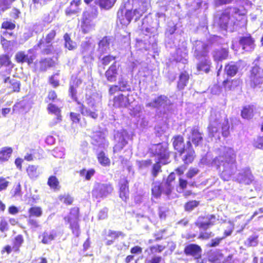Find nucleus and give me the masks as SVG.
I'll use <instances>...</instances> for the list:
<instances>
[{
	"instance_id": "f257e3e1",
	"label": "nucleus",
	"mask_w": 263,
	"mask_h": 263,
	"mask_svg": "<svg viewBox=\"0 0 263 263\" xmlns=\"http://www.w3.org/2000/svg\"><path fill=\"white\" fill-rule=\"evenodd\" d=\"M220 172V178L224 181H229L237 170L236 154L234 149L224 147L223 152L212 161Z\"/></svg>"
},
{
	"instance_id": "f03ea898",
	"label": "nucleus",
	"mask_w": 263,
	"mask_h": 263,
	"mask_svg": "<svg viewBox=\"0 0 263 263\" xmlns=\"http://www.w3.org/2000/svg\"><path fill=\"white\" fill-rule=\"evenodd\" d=\"M216 216L214 214H205L200 215L195 222V225L199 230H204L200 232L198 238L202 240H207L214 236V233L211 231L206 230L215 224Z\"/></svg>"
},
{
	"instance_id": "7ed1b4c3",
	"label": "nucleus",
	"mask_w": 263,
	"mask_h": 263,
	"mask_svg": "<svg viewBox=\"0 0 263 263\" xmlns=\"http://www.w3.org/2000/svg\"><path fill=\"white\" fill-rule=\"evenodd\" d=\"M80 210L78 206H73L70 209L68 214L63 218L65 223L68 226L72 234L76 237L80 236L81 231L79 223Z\"/></svg>"
},
{
	"instance_id": "20e7f679",
	"label": "nucleus",
	"mask_w": 263,
	"mask_h": 263,
	"mask_svg": "<svg viewBox=\"0 0 263 263\" xmlns=\"http://www.w3.org/2000/svg\"><path fill=\"white\" fill-rule=\"evenodd\" d=\"M152 152L155 156L158 157V160L163 162V164H166L168 162L171 152L169 150V144L167 142H161L153 145Z\"/></svg>"
},
{
	"instance_id": "39448f33",
	"label": "nucleus",
	"mask_w": 263,
	"mask_h": 263,
	"mask_svg": "<svg viewBox=\"0 0 263 263\" xmlns=\"http://www.w3.org/2000/svg\"><path fill=\"white\" fill-rule=\"evenodd\" d=\"M250 85L252 88L260 87L263 84V69L255 65L250 71Z\"/></svg>"
},
{
	"instance_id": "423d86ee",
	"label": "nucleus",
	"mask_w": 263,
	"mask_h": 263,
	"mask_svg": "<svg viewBox=\"0 0 263 263\" xmlns=\"http://www.w3.org/2000/svg\"><path fill=\"white\" fill-rule=\"evenodd\" d=\"M129 181L127 176H121L119 180L118 194L119 198L126 203L129 199Z\"/></svg>"
},
{
	"instance_id": "0eeeda50",
	"label": "nucleus",
	"mask_w": 263,
	"mask_h": 263,
	"mask_svg": "<svg viewBox=\"0 0 263 263\" xmlns=\"http://www.w3.org/2000/svg\"><path fill=\"white\" fill-rule=\"evenodd\" d=\"M113 190L110 183H97L92 190V197L94 199L105 197L110 194Z\"/></svg>"
},
{
	"instance_id": "6e6552de",
	"label": "nucleus",
	"mask_w": 263,
	"mask_h": 263,
	"mask_svg": "<svg viewBox=\"0 0 263 263\" xmlns=\"http://www.w3.org/2000/svg\"><path fill=\"white\" fill-rule=\"evenodd\" d=\"M0 76L5 84L6 89L9 90L10 93H18L21 90V83L20 81L10 76H7L3 73H0Z\"/></svg>"
},
{
	"instance_id": "1a4fd4ad",
	"label": "nucleus",
	"mask_w": 263,
	"mask_h": 263,
	"mask_svg": "<svg viewBox=\"0 0 263 263\" xmlns=\"http://www.w3.org/2000/svg\"><path fill=\"white\" fill-rule=\"evenodd\" d=\"M109 105L114 108H127L130 105L128 95L119 93L109 100Z\"/></svg>"
},
{
	"instance_id": "9d476101",
	"label": "nucleus",
	"mask_w": 263,
	"mask_h": 263,
	"mask_svg": "<svg viewBox=\"0 0 263 263\" xmlns=\"http://www.w3.org/2000/svg\"><path fill=\"white\" fill-rule=\"evenodd\" d=\"M55 62L51 58H42L40 61H36L33 64L34 71L45 72L48 68L53 67Z\"/></svg>"
},
{
	"instance_id": "9b49d317",
	"label": "nucleus",
	"mask_w": 263,
	"mask_h": 263,
	"mask_svg": "<svg viewBox=\"0 0 263 263\" xmlns=\"http://www.w3.org/2000/svg\"><path fill=\"white\" fill-rule=\"evenodd\" d=\"M238 43L242 50L246 52H250L255 47V40L250 33L240 36Z\"/></svg>"
},
{
	"instance_id": "f8f14e48",
	"label": "nucleus",
	"mask_w": 263,
	"mask_h": 263,
	"mask_svg": "<svg viewBox=\"0 0 263 263\" xmlns=\"http://www.w3.org/2000/svg\"><path fill=\"white\" fill-rule=\"evenodd\" d=\"M208 261L210 263H233V254H230L224 257L222 252L217 251L208 256Z\"/></svg>"
},
{
	"instance_id": "ddd939ff",
	"label": "nucleus",
	"mask_w": 263,
	"mask_h": 263,
	"mask_svg": "<svg viewBox=\"0 0 263 263\" xmlns=\"http://www.w3.org/2000/svg\"><path fill=\"white\" fill-rule=\"evenodd\" d=\"M174 149L179 155L182 156L185 153L184 138L182 135H176L172 139Z\"/></svg>"
},
{
	"instance_id": "4468645a",
	"label": "nucleus",
	"mask_w": 263,
	"mask_h": 263,
	"mask_svg": "<svg viewBox=\"0 0 263 263\" xmlns=\"http://www.w3.org/2000/svg\"><path fill=\"white\" fill-rule=\"evenodd\" d=\"M183 252L186 256H191L196 259H199L201 257L202 249L200 246L195 243L186 245Z\"/></svg>"
},
{
	"instance_id": "2eb2a0df",
	"label": "nucleus",
	"mask_w": 263,
	"mask_h": 263,
	"mask_svg": "<svg viewBox=\"0 0 263 263\" xmlns=\"http://www.w3.org/2000/svg\"><path fill=\"white\" fill-rule=\"evenodd\" d=\"M191 135L188 137V141H190L191 144L195 147L201 145L203 141V133L200 131L198 126L193 127L191 130Z\"/></svg>"
},
{
	"instance_id": "dca6fc26",
	"label": "nucleus",
	"mask_w": 263,
	"mask_h": 263,
	"mask_svg": "<svg viewBox=\"0 0 263 263\" xmlns=\"http://www.w3.org/2000/svg\"><path fill=\"white\" fill-rule=\"evenodd\" d=\"M186 147L185 149V154L182 158V160L184 165L191 164L194 161L196 157L195 151L193 147V145L190 141H187Z\"/></svg>"
},
{
	"instance_id": "f3484780",
	"label": "nucleus",
	"mask_w": 263,
	"mask_h": 263,
	"mask_svg": "<svg viewBox=\"0 0 263 263\" xmlns=\"http://www.w3.org/2000/svg\"><path fill=\"white\" fill-rule=\"evenodd\" d=\"M120 65L114 61L105 72V76L108 82H114L117 80Z\"/></svg>"
},
{
	"instance_id": "a211bd4d",
	"label": "nucleus",
	"mask_w": 263,
	"mask_h": 263,
	"mask_svg": "<svg viewBox=\"0 0 263 263\" xmlns=\"http://www.w3.org/2000/svg\"><path fill=\"white\" fill-rule=\"evenodd\" d=\"M78 105H80V111L81 114L84 116L89 117L94 120H97L99 117L98 110L96 108H93L92 110L90 109L87 108L83 103L79 101L78 97L76 100H73Z\"/></svg>"
},
{
	"instance_id": "6ab92c4d",
	"label": "nucleus",
	"mask_w": 263,
	"mask_h": 263,
	"mask_svg": "<svg viewBox=\"0 0 263 263\" xmlns=\"http://www.w3.org/2000/svg\"><path fill=\"white\" fill-rule=\"evenodd\" d=\"M91 144L98 147L104 148L106 138L103 132L100 130H97L93 133L91 137Z\"/></svg>"
},
{
	"instance_id": "aec40b11",
	"label": "nucleus",
	"mask_w": 263,
	"mask_h": 263,
	"mask_svg": "<svg viewBox=\"0 0 263 263\" xmlns=\"http://www.w3.org/2000/svg\"><path fill=\"white\" fill-rule=\"evenodd\" d=\"M47 110L49 114H53L56 116L54 121L50 123L51 126H54L55 124L61 122L62 120V116L61 115V109L52 103H49L47 106Z\"/></svg>"
},
{
	"instance_id": "412c9836",
	"label": "nucleus",
	"mask_w": 263,
	"mask_h": 263,
	"mask_svg": "<svg viewBox=\"0 0 263 263\" xmlns=\"http://www.w3.org/2000/svg\"><path fill=\"white\" fill-rule=\"evenodd\" d=\"M209 45L206 43H202L200 45H197L194 52V55L196 59L199 60L202 58L208 57L209 50Z\"/></svg>"
},
{
	"instance_id": "4be33fe9",
	"label": "nucleus",
	"mask_w": 263,
	"mask_h": 263,
	"mask_svg": "<svg viewBox=\"0 0 263 263\" xmlns=\"http://www.w3.org/2000/svg\"><path fill=\"white\" fill-rule=\"evenodd\" d=\"M175 180V175L174 173H171L167 176L166 181L164 183H162V186L164 193L167 195H169L172 192L174 189L173 182Z\"/></svg>"
},
{
	"instance_id": "5701e85b",
	"label": "nucleus",
	"mask_w": 263,
	"mask_h": 263,
	"mask_svg": "<svg viewBox=\"0 0 263 263\" xmlns=\"http://www.w3.org/2000/svg\"><path fill=\"white\" fill-rule=\"evenodd\" d=\"M241 84V81L238 78L231 79L227 78L222 82L223 87L228 90H234Z\"/></svg>"
},
{
	"instance_id": "b1692460",
	"label": "nucleus",
	"mask_w": 263,
	"mask_h": 263,
	"mask_svg": "<svg viewBox=\"0 0 263 263\" xmlns=\"http://www.w3.org/2000/svg\"><path fill=\"white\" fill-rule=\"evenodd\" d=\"M35 46L41 49V52L43 55H49L53 53L52 43L45 42L43 39L39 40Z\"/></svg>"
},
{
	"instance_id": "393cba45",
	"label": "nucleus",
	"mask_w": 263,
	"mask_h": 263,
	"mask_svg": "<svg viewBox=\"0 0 263 263\" xmlns=\"http://www.w3.org/2000/svg\"><path fill=\"white\" fill-rule=\"evenodd\" d=\"M256 107L254 105L249 104L245 105L242 107L240 112V116L241 118L245 120L252 119L255 114Z\"/></svg>"
},
{
	"instance_id": "a878e982",
	"label": "nucleus",
	"mask_w": 263,
	"mask_h": 263,
	"mask_svg": "<svg viewBox=\"0 0 263 263\" xmlns=\"http://www.w3.org/2000/svg\"><path fill=\"white\" fill-rule=\"evenodd\" d=\"M118 84L119 85H112L109 87L108 89V93L109 95L112 96L118 91H124L128 86V82L124 80L123 78L119 79Z\"/></svg>"
},
{
	"instance_id": "bb28decb",
	"label": "nucleus",
	"mask_w": 263,
	"mask_h": 263,
	"mask_svg": "<svg viewBox=\"0 0 263 263\" xmlns=\"http://www.w3.org/2000/svg\"><path fill=\"white\" fill-rule=\"evenodd\" d=\"M212 62L208 58L200 61L196 65L198 71L209 73L211 70Z\"/></svg>"
},
{
	"instance_id": "cd10ccee",
	"label": "nucleus",
	"mask_w": 263,
	"mask_h": 263,
	"mask_svg": "<svg viewBox=\"0 0 263 263\" xmlns=\"http://www.w3.org/2000/svg\"><path fill=\"white\" fill-rule=\"evenodd\" d=\"M246 13V10L243 7L240 8L236 7H229L224 10L221 16H234L235 15L243 16Z\"/></svg>"
},
{
	"instance_id": "c85d7f7f",
	"label": "nucleus",
	"mask_w": 263,
	"mask_h": 263,
	"mask_svg": "<svg viewBox=\"0 0 263 263\" xmlns=\"http://www.w3.org/2000/svg\"><path fill=\"white\" fill-rule=\"evenodd\" d=\"M126 4L123 6H121L117 12V16H123V14L125 13V16H134L139 15V16H142V13H140V11L137 9H135L134 11L132 10L128 9Z\"/></svg>"
},
{
	"instance_id": "c756f323",
	"label": "nucleus",
	"mask_w": 263,
	"mask_h": 263,
	"mask_svg": "<svg viewBox=\"0 0 263 263\" xmlns=\"http://www.w3.org/2000/svg\"><path fill=\"white\" fill-rule=\"evenodd\" d=\"M81 83V80L77 78H74L70 82L69 87V94L72 100H76L77 97V88Z\"/></svg>"
},
{
	"instance_id": "7c9ffc66",
	"label": "nucleus",
	"mask_w": 263,
	"mask_h": 263,
	"mask_svg": "<svg viewBox=\"0 0 263 263\" xmlns=\"http://www.w3.org/2000/svg\"><path fill=\"white\" fill-rule=\"evenodd\" d=\"M228 55V49L224 48L216 49L213 52V58L215 61H222L226 60Z\"/></svg>"
},
{
	"instance_id": "2f4dec72",
	"label": "nucleus",
	"mask_w": 263,
	"mask_h": 263,
	"mask_svg": "<svg viewBox=\"0 0 263 263\" xmlns=\"http://www.w3.org/2000/svg\"><path fill=\"white\" fill-rule=\"evenodd\" d=\"M239 70L238 66L234 62L227 63L224 68V71L228 77H233L236 75Z\"/></svg>"
},
{
	"instance_id": "473e14b6",
	"label": "nucleus",
	"mask_w": 263,
	"mask_h": 263,
	"mask_svg": "<svg viewBox=\"0 0 263 263\" xmlns=\"http://www.w3.org/2000/svg\"><path fill=\"white\" fill-rule=\"evenodd\" d=\"M190 79V75L187 71H183L180 73L179 80L177 82V88L182 90L187 85Z\"/></svg>"
},
{
	"instance_id": "72a5a7b5",
	"label": "nucleus",
	"mask_w": 263,
	"mask_h": 263,
	"mask_svg": "<svg viewBox=\"0 0 263 263\" xmlns=\"http://www.w3.org/2000/svg\"><path fill=\"white\" fill-rule=\"evenodd\" d=\"M239 182L246 184H250L252 180L253 176L250 169L245 170L243 172L238 174Z\"/></svg>"
},
{
	"instance_id": "f704fd0d",
	"label": "nucleus",
	"mask_w": 263,
	"mask_h": 263,
	"mask_svg": "<svg viewBox=\"0 0 263 263\" xmlns=\"http://www.w3.org/2000/svg\"><path fill=\"white\" fill-rule=\"evenodd\" d=\"M112 40V36H104L98 43V50L102 53H104L106 51V48L109 49V45Z\"/></svg>"
},
{
	"instance_id": "c9c22d12",
	"label": "nucleus",
	"mask_w": 263,
	"mask_h": 263,
	"mask_svg": "<svg viewBox=\"0 0 263 263\" xmlns=\"http://www.w3.org/2000/svg\"><path fill=\"white\" fill-rule=\"evenodd\" d=\"M26 171L28 176L32 180L36 179L40 174L39 166L33 164L28 165L26 167Z\"/></svg>"
},
{
	"instance_id": "e433bc0d",
	"label": "nucleus",
	"mask_w": 263,
	"mask_h": 263,
	"mask_svg": "<svg viewBox=\"0 0 263 263\" xmlns=\"http://www.w3.org/2000/svg\"><path fill=\"white\" fill-rule=\"evenodd\" d=\"M107 236L111 237V239L110 240H107L105 244L106 246H110L120 237H124L125 234L121 231H116L109 230L108 232Z\"/></svg>"
},
{
	"instance_id": "4c0bfd02",
	"label": "nucleus",
	"mask_w": 263,
	"mask_h": 263,
	"mask_svg": "<svg viewBox=\"0 0 263 263\" xmlns=\"http://www.w3.org/2000/svg\"><path fill=\"white\" fill-rule=\"evenodd\" d=\"M13 153V148L11 147H3L0 150V161H7L11 157Z\"/></svg>"
},
{
	"instance_id": "58836bf2",
	"label": "nucleus",
	"mask_w": 263,
	"mask_h": 263,
	"mask_svg": "<svg viewBox=\"0 0 263 263\" xmlns=\"http://www.w3.org/2000/svg\"><path fill=\"white\" fill-rule=\"evenodd\" d=\"M47 183L49 187L54 191H59L61 189V186L59 179L55 175L50 176L48 178Z\"/></svg>"
},
{
	"instance_id": "ea45409f",
	"label": "nucleus",
	"mask_w": 263,
	"mask_h": 263,
	"mask_svg": "<svg viewBox=\"0 0 263 263\" xmlns=\"http://www.w3.org/2000/svg\"><path fill=\"white\" fill-rule=\"evenodd\" d=\"M24 242V238L23 235L18 234L16 235L12 240V246L13 247V252L18 253L20 251V248Z\"/></svg>"
},
{
	"instance_id": "a19ab883",
	"label": "nucleus",
	"mask_w": 263,
	"mask_h": 263,
	"mask_svg": "<svg viewBox=\"0 0 263 263\" xmlns=\"http://www.w3.org/2000/svg\"><path fill=\"white\" fill-rule=\"evenodd\" d=\"M28 217H40L43 215V210L41 206L33 205L28 210Z\"/></svg>"
},
{
	"instance_id": "79ce46f5",
	"label": "nucleus",
	"mask_w": 263,
	"mask_h": 263,
	"mask_svg": "<svg viewBox=\"0 0 263 263\" xmlns=\"http://www.w3.org/2000/svg\"><path fill=\"white\" fill-rule=\"evenodd\" d=\"M220 123L218 119H215L208 127L209 135L214 137L218 133Z\"/></svg>"
},
{
	"instance_id": "37998d69",
	"label": "nucleus",
	"mask_w": 263,
	"mask_h": 263,
	"mask_svg": "<svg viewBox=\"0 0 263 263\" xmlns=\"http://www.w3.org/2000/svg\"><path fill=\"white\" fill-rule=\"evenodd\" d=\"M97 159L99 163L103 166H109L110 165V160L103 151H101L97 155Z\"/></svg>"
},
{
	"instance_id": "c03bdc74",
	"label": "nucleus",
	"mask_w": 263,
	"mask_h": 263,
	"mask_svg": "<svg viewBox=\"0 0 263 263\" xmlns=\"http://www.w3.org/2000/svg\"><path fill=\"white\" fill-rule=\"evenodd\" d=\"M55 236L56 234L53 231L48 232L45 231L42 234V242L44 244H48L51 241L54 240Z\"/></svg>"
},
{
	"instance_id": "a18cd8bd",
	"label": "nucleus",
	"mask_w": 263,
	"mask_h": 263,
	"mask_svg": "<svg viewBox=\"0 0 263 263\" xmlns=\"http://www.w3.org/2000/svg\"><path fill=\"white\" fill-rule=\"evenodd\" d=\"M27 103L24 101L16 103L13 107V112H23L27 111Z\"/></svg>"
},
{
	"instance_id": "49530a36",
	"label": "nucleus",
	"mask_w": 263,
	"mask_h": 263,
	"mask_svg": "<svg viewBox=\"0 0 263 263\" xmlns=\"http://www.w3.org/2000/svg\"><path fill=\"white\" fill-rule=\"evenodd\" d=\"M64 40L65 41L64 47L69 50H73L76 48V43L72 41L70 35L68 33H66L64 35Z\"/></svg>"
},
{
	"instance_id": "de8ad7c7",
	"label": "nucleus",
	"mask_w": 263,
	"mask_h": 263,
	"mask_svg": "<svg viewBox=\"0 0 263 263\" xmlns=\"http://www.w3.org/2000/svg\"><path fill=\"white\" fill-rule=\"evenodd\" d=\"M10 57L7 54L0 55V69L3 67H12Z\"/></svg>"
},
{
	"instance_id": "09e8293b",
	"label": "nucleus",
	"mask_w": 263,
	"mask_h": 263,
	"mask_svg": "<svg viewBox=\"0 0 263 263\" xmlns=\"http://www.w3.org/2000/svg\"><path fill=\"white\" fill-rule=\"evenodd\" d=\"M161 163L163 164V162L158 160L152 166L151 172L154 179L156 178L158 174L162 172Z\"/></svg>"
},
{
	"instance_id": "8fccbe9b",
	"label": "nucleus",
	"mask_w": 263,
	"mask_h": 263,
	"mask_svg": "<svg viewBox=\"0 0 263 263\" xmlns=\"http://www.w3.org/2000/svg\"><path fill=\"white\" fill-rule=\"evenodd\" d=\"M58 199L61 202L67 205H71L74 201L73 197L69 194L60 195L58 196Z\"/></svg>"
},
{
	"instance_id": "3c124183",
	"label": "nucleus",
	"mask_w": 263,
	"mask_h": 263,
	"mask_svg": "<svg viewBox=\"0 0 263 263\" xmlns=\"http://www.w3.org/2000/svg\"><path fill=\"white\" fill-rule=\"evenodd\" d=\"M96 5H98L101 8L104 9H109L111 8L114 4L111 0H95Z\"/></svg>"
},
{
	"instance_id": "603ef678",
	"label": "nucleus",
	"mask_w": 263,
	"mask_h": 263,
	"mask_svg": "<svg viewBox=\"0 0 263 263\" xmlns=\"http://www.w3.org/2000/svg\"><path fill=\"white\" fill-rule=\"evenodd\" d=\"M163 192L162 183L155 184L152 188V195L156 198H159Z\"/></svg>"
},
{
	"instance_id": "864d4df0",
	"label": "nucleus",
	"mask_w": 263,
	"mask_h": 263,
	"mask_svg": "<svg viewBox=\"0 0 263 263\" xmlns=\"http://www.w3.org/2000/svg\"><path fill=\"white\" fill-rule=\"evenodd\" d=\"M95 172L93 168H90L87 171L85 168H83L79 171V174L81 177H84L86 180H89L91 177L94 175Z\"/></svg>"
},
{
	"instance_id": "5fc2aeb1",
	"label": "nucleus",
	"mask_w": 263,
	"mask_h": 263,
	"mask_svg": "<svg viewBox=\"0 0 263 263\" xmlns=\"http://www.w3.org/2000/svg\"><path fill=\"white\" fill-rule=\"evenodd\" d=\"M93 25L91 23V20L89 17H84L82 21L81 28L84 33L89 32Z\"/></svg>"
},
{
	"instance_id": "6e6d98bb",
	"label": "nucleus",
	"mask_w": 263,
	"mask_h": 263,
	"mask_svg": "<svg viewBox=\"0 0 263 263\" xmlns=\"http://www.w3.org/2000/svg\"><path fill=\"white\" fill-rule=\"evenodd\" d=\"M258 244V235H252L248 237L245 242V245L248 247H256Z\"/></svg>"
},
{
	"instance_id": "4d7b16f0",
	"label": "nucleus",
	"mask_w": 263,
	"mask_h": 263,
	"mask_svg": "<svg viewBox=\"0 0 263 263\" xmlns=\"http://www.w3.org/2000/svg\"><path fill=\"white\" fill-rule=\"evenodd\" d=\"M80 1H72L71 2L70 7L67 8L66 10V12L67 15L76 14L77 13V7L80 5Z\"/></svg>"
},
{
	"instance_id": "13d9d810",
	"label": "nucleus",
	"mask_w": 263,
	"mask_h": 263,
	"mask_svg": "<svg viewBox=\"0 0 263 263\" xmlns=\"http://www.w3.org/2000/svg\"><path fill=\"white\" fill-rule=\"evenodd\" d=\"M221 134L222 136L227 138L230 135V125L228 119L226 118L224 120V122L221 125Z\"/></svg>"
},
{
	"instance_id": "bf43d9fd",
	"label": "nucleus",
	"mask_w": 263,
	"mask_h": 263,
	"mask_svg": "<svg viewBox=\"0 0 263 263\" xmlns=\"http://www.w3.org/2000/svg\"><path fill=\"white\" fill-rule=\"evenodd\" d=\"M28 52L31 54L29 55L28 54H26L25 53V63H26L28 66H30L31 64H34V61L36 58V55L35 53H33V50L32 49H29L28 50Z\"/></svg>"
},
{
	"instance_id": "052dcab7",
	"label": "nucleus",
	"mask_w": 263,
	"mask_h": 263,
	"mask_svg": "<svg viewBox=\"0 0 263 263\" xmlns=\"http://www.w3.org/2000/svg\"><path fill=\"white\" fill-rule=\"evenodd\" d=\"M166 101L167 97L166 96L160 95L153 101V106L154 108H158L162 106L163 104L166 103Z\"/></svg>"
},
{
	"instance_id": "680f3d73",
	"label": "nucleus",
	"mask_w": 263,
	"mask_h": 263,
	"mask_svg": "<svg viewBox=\"0 0 263 263\" xmlns=\"http://www.w3.org/2000/svg\"><path fill=\"white\" fill-rule=\"evenodd\" d=\"M27 222L28 227L32 231H36L41 227L39 221L31 217H28Z\"/></svg>"
},
{
	"instance_id": "e2e57ef3",
	"label": "nucleus",
	"mask_w": 263,
	"mask_h": 263,
	"mask_svg": "<svg viewBox=\"0 0 263 263\" xmlns=\"http://www.w3.org/2000/svg\"><path fill=\"white\" fill-rule=\"evenodd\" d=\"M199 204V202L196 200H190L186 202L184 205V210L191 212Z\"/></svg>"
},
{
	"instance_id": "0e129e2a",
	"label": "nucleus",
	"mask_w": 263,
	"mask_h": 263,
	"mask_svg": "<svg viewBox=\"0 0 263 263\" xmlns=\"http://www.w3.org/2000/svg\"><path fill=\"white\" fill-rule=\"evenodd\" d=\"M58 100L59 99L56 91L54 90H49L46 98V101L47 102L51 103L54 102Z\"/></svg>"
},
{
	"instance_id": "69168bd1",
	"label": "nucleus",
	"mask_w": 263,
	"mask_h": 263,
	"mask_svg": "<svg viewBox=\"0 0 263 263\" xmlns=\"http://www.w3.org/2000/svg\"><path fill=\"white\" fill-rule=\"evenodd\" d=\"M166 248L165 246L162 245H157L155 246H152L149 247V249L152 254L160 253Z\"/></svg>"
},
{
	"instance_id": "338daca9",
	"label": "nucleus",
	"mask_w": 263,
	"mask_h": 263,
	"mask_svg": "<svg viewBox=\"0 0 263 263\" xmlns=\"http://www.w3.org/2000/svg\"><path fill=\"white\" fill-rule=\"evenodd\" d=\"M57 34L56 30L52 29L50 30L46 35L45 37L43 39V41L46 43H52V42L54 40Z\"/></svg>"
},
{
	"instance_id": "774afa93",
	"label": "nucleus",
	"mask_w": 263,
	"mask_h": 263,
	"mask_svg": "<svg viewBox=\"0 0 263 263\" xmlns=\"http://www.w3.org/2000/svg\"><path fill=\"white\" fill-rule=\"evenodd\" d=\"M116 59V56H114L110 54L106 55L104 57H103L101 60V62L103 65L104 66H107L109 63H110L112 61L115 60Z\"/></svg>"
}]
</instances>
